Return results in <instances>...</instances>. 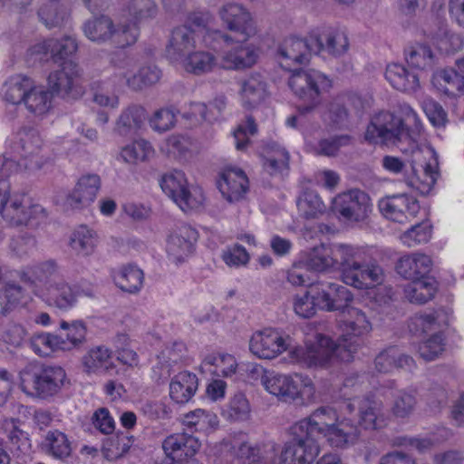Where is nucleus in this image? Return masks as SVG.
Here are the masks:
<instances>
[{
    "mask_svg": "<svg viewBox=\"0 0 464 464\" xmlns=\"http://www.w3.org/2000/svg\"><path fill=\"white\" fill-rule=\"evenodd\" d=\"M344 284L357 289L381 285L384 273L381 266L363 248L340 244L336 246Z\"/></svg>",
    "mask_w": 464,
    "mask_h": 464,
    "instance_id": "1",
    "label": "nucleus"
},
{
    "mask_svg": "<svg viewBox=\"0 0 464 464\" xmlns=\"http://www.w3.org/2000/svg\"><path fill=\"white\" fill-rule=\"evenodd\" d=\"M364 138L371 143L397 146L404 153H414L419 150L403 120L389 111H381L372 118Z\"/></svg>",
    "mask_w": 464,
    "mask_h": 464,
    "instance_id": "2",
    "label": "nucleus"
},
{
    "mask_svg": "<svg viewBox=\"0 0 464 464\" xmlns=\"http://www.w3.org/2000/svg\"><path fill=\"white\" fill-rule=\"evenodd\" d=\"M359 343L357 341H350L346 338L334 342L331 338L318 334L316 342L307 345L306 350L297 348L292 352L295 360L304 362L308 367L327 366L334 358L341 362H350L357 352Z\"/></svg>",
    "mask_w": 464,
    "mask_h": 464,
    "instance_id": "3",
    "label": "nucleus"
},
{
    "mask_svg": "<svg viewBox=\"0 0 464 464\" xmlns=\"http://www.w3.org/2000/svg\"><path fill=\"white\" fill-rule=\"evenodd\" d=\"M66 372L57 365L29 364L20 372V387L27 395L47 400L64 385Z\"/></svg>",
    "mask_w": 464,
    "mask_h": 464,
    "instance_id": "4",
    "label": "nucleus"
},
{
    "mask_svg": "<svg viewBox=\"0 0 464 464\" xmlns=\"http://www.w3.org/2000/svg\"><path fill=\"white\" fill-rule=\"evenodd\" d=\"M288 85L296 97L306 103L300 106V114H307L321 102V94L331 87V81L315 70H294Z\"/></svg>",
    "mask_w": 464,
    "mask_h": 464,
    "instance_id": "5",
    "label": "nucleus"
},
{
    "mask_svg": "<svg viewBox=\"0 0 464 464\" xmlns=\"http://www.w3.org/2000/svg\"><path fill=\"white\" fill-rule=\"evenodd\" d=\"M85 36L92 42L104 43L110 41L119 48L134 44L140 31L135 24L119 23L116 26L112 20L105 15L88 20L83 24Z\"/></svg>",
    "mask_w": 464,
    "mask_h": 464,
    "instance_id": "6",
    "label": "nucleus"
},
{
    "mask_svg": "<svg viewBox=\"0 0 464 464\" xmlns=\"http://www.w3.org/2000/svg\"><path fill=\"white\" fill-rule=\"evenodd\" d=\"M218 14L226 28L236 34V42L245 43L256 34L253 17L242 5L226 4L219 9ZM208 36L217 41H223L227 44L234 41L230 35L221 31H214Z\"/></svg>",
    "mask_w": 464,
    "mask_h": 464,
    "instance_id": "7",
    "label": "nucleus"
},
{
    "mask_svg": "<svg viewBox=\"0 0 464 464\" xmlns=\"http://www.w3.org/2000/svg\"><path fill=\"white\" fill-rule=\"evenodd\" d=\"M0 214L13 227L27 225L40 215L45 217L44 208L33 205L25 194H10L9 186L5 180H0Z\"/></svg>",
    "mask_w": 464,
    "mask_h": 464,
    "instance_id": "8",
    "label": "nucleus"
},
{
    "mask_svg": "<svg viewBox=\"0 0 464 464\" xmlns=\"http://www.w3.org/2000/svg\"><path fill=\"white\" fill-rule=\"evenodd\" d=\"M114 77L120 82L124 81L126 86L134 92L141 91L157 83L161 78V71L156 65H146L135 72V60L124 53H119L111 59Z\"/></svg>",
    "mask_w": 464,
    "mask_h": 464,
    "instance_id": "9",
    "label": "nucleus"
},
{
    "mask_svg": "<svg viewBox=\"0 0 464 464\" xmlns=\"http://www.w3.org/2000/svg\"><path fill=\"white\" fill-rule=\"evenodd\" d=\"M304 427L295 424L291 427L292 439L285 444L278 457V464H313L320 447L318 440L310 437Z\"/></svg>",
    "mask_w": 464,
    "mask_h": 464,
    "instance_id": "10",
    "label": "nucleus"
},
{
    "mask_svg": "<svg viewBox=\"0 0 464 464\" xmlns=\"http://www.w3.org/2000/svg\"><path fill=\"white\" fill-rule=\"evenodd\" d=\"M333 208L346 222L360 224L370 218L372 203L365 191L353 188L338 194L334 199Z\"/></svg>",
    "mask_w": 464,
    "mask_h": 464,
    "instance_id": "11",
    "label": "nucleus"
},
{
    "mask_svg": "<svg viewBox=\"0 0 464 464\" xmlns=\"http://www.w3.org/2000/svg\"><path fill=\"white\" fill-rule=\"evenodd\" d=\"M160 187L183 211L198 208L203 203L202 192L197 188L189 189L185 174L180 170L163 175Z\"/></svg>",
    "mask_w": 464,
    "mask_h": 464,
    "instance_id": "12",
    "label": "nucleus"
},
{
    "mask_svg": "<svg viewBox=\"0 0 464 464\" xmlns=\"http://www.w3.org/2000/svg\"><path fill=\"white\" fill-rule=\"evenodd\" d=\"M378 208L384 218L401 224L411 221L420 211L418 200L405 193L382 198Z\"/></svg>",
    "mask_w": 464,
    "mask_h": 464,
    "instance_id": "13",
    "label": "nucleus"
},
{
    "mask_svg": "<svg viewBox=\"0 0 464 464\" xmlns=\"http://www.w3.org/2000/svg\"><path fill=\"white\" fill-rule=\"evenodd\" d=\"M80 68L72 61H64L59 70L49 74L48 86L53 94L63 98H77L81 95L79 87Z\"/></svg>",
    "mask_w": 464,
    "mask_h": 464,
    "instance_id": "14",
    "label": "nucleus"
},
{
    "mask_svg": "<svg viewBox=\"0 0 464 464\" xmlns=\"http://www.w3.org/2000/svg\"><path fill=\"white\" fill-rule=\"evenodd\" d=\"M345 406L350 413L358 409V423L365 430H377L386 425L387 416L381 401L371 397L354 398Z\"/></svg>",
    "mask_w": 464,
    "mask_h": 464,
    "instance_id": "15",
    "label": "nucleus"
},
{
    "mask_svg": "<svg viewBox=\"0 0 464 464\" xmlns=\"http://www.w3.org/2000/svg\"><path fill=\"white\" fill-rule=\"evenodd\" d=\"M277 53L281 66L287 70L294 65L308 63L311 53H314L312 34L306 38H285L278 46Z\"/></svg>",
    "mask_w": 464,
    "mask_h": 464,
    "instance_id": "16",
    "label": "nucleus"
},
{
    "mask_svg": "<svg viewBox=\"0 0 464 464\" xmlns=\"http://www.w3.org/2000/svg\"><path fill=\"white\" fill-rule=\"evenodd\" d=\"M311 293H314L318 307L326 311L341 313L348 305V302L353 300L350 291L337 283H317L312 285Z\"/></svg>",
    "mask_w": 464,
    "mask_h": 464,
    "instance_id": "17",
    "label": "nucleus"
},
{
    "mask_svg": "<svg viewBox=\"0 0 464 464\" xmlns=\"http://www.w3.org/2000/svg\"><path fill=\"white\" fill-rule=\"evenodd\" d=\"M287 348L286 340L271 329L255 333L249 341L250 352L257 358L265 360L277 357Z\"/></svg>",
    "mask_w": 464,
    "mask_h": 464,
    "instance_id": "18",
    "label": "nucleus"
},
{
    "mask_svg": "<svg viewBox=\"0 0 464 464\" xmlns=\"http://www.w3.org/2000/svg\"><path fill=\"white\" fill-rule=\"evenodd\" d=\"M339 324L343 331L339 339L346 338L348 343L356 340L359 347L361 346L359 337L372 331V323L365 312L349 304L340 313Z\"/></svg>",
    "mask_w": 464,
    "mask_h": 464,
    "instance_id": "19",
    "label": "nucleus"
},
{
    "mask_svg": "<svg viewBox=\"0 0 464 464\" xmlns=\"http://www.w3.org/2000/svg\"><path fill=\"white\" fill-rule=\"evenodd\" d=\"M199 440L187 433H175L168 436L162 442L163 450L172 462L195 461L193 457L198 451Z\"/></svg>",
    "mask_w": 464,
    "mask_h": 464,
    "instance_id": "20",
    "label": "nucleus"
},
{
    "mask_svg": "<svg viewBox=\"0 0 464 464\" xmlns=\"http://www.w3.org/2000/svg\"><path fill=\"white\" fill-rule=\"evenodd\" d=\"M198 232L188 225H181L171 232L167 240V253L175 263L187 258L194 250Z\"/></svg>",
    "mask_w": 464,
    "mask_h": 464,
    "instance_id": "21",
    "label": "nucleus"
},
{
    "mask_svg": "<svg viewBox=\"0 0 464 464\" xmlns=\"http://www.w3.org/2000/svg\"><path fill=\"white\" fill-rule=\"evenodd\" d=\"M39 295L47 305L63 312L71 310L78 301L77 291L62 278L56 282H50Z\"/></svg>",
    "mask_w": 464,
    "mask_h": 464,
    "instance_id": "22",
    "label": "nucleus"
},
{
    "mask_svg": "<svg viewBox=\"0 0 464 464\" xmlns=\"http://www.w3.org/2000/svg\"><path fill=\"white\" fill-rule=\"evenodd\" d=\"M314 53L327 54L332 57H341L349 49V40L346 34L341 30L329 28L318 34H312Z\"/></svg>",
    "mask_w": 464,
    "mask_h": 464,
    "instance_id": "23",
    "label": "nucleus"
},
{
    "mask_svg": "<svg viewBox=\"0 0 464 464\" xmlns=\"http://www.w3.org/2000/svg\"><path fill=\"white\" fill-rule=\"evenodd\" d=\"M456 67L437 71L432 75V83L449 96L464 93V58L456 61Z\"/></svg>",
    "mask_w": 464,
    "mask_h": 464,
    "instance_id": "24",
    "label": "nucleus"
},
{
    "mask_svg": "<svg viewBox=\"0 0 464 464\" xmlns=\"http://www.w3.org/2000/svg\"><path fill=\"white\" fill-rule=\"evenodd\" d=\"M218 188L227 201H237L248 189V179L242 169L227 168L221 174Z\"/></svg>",
    "mask_w": 464,
    "mask_h": 464,
    "instance_id": "25",
    "label": "nucleus"
},
{
    "mask_svg": "<svg viewBox=\"0 0 464 464\" xmlns=\"http://www.w3.org/2000/svg\"><path fill=\"white\" fill-rule=\"evenodd\" d=\"M100 188L101 179L97 174L83 175L67 196L66 203L73 208L87 207L94 201Z\"/></svg>",
    "mask_w": 464,
    "mask_h": 464,
    "instance_id": "26",
    "label": "nucleus"
},
{
    "mask_svg": "<svg viewBox=\"0 0 464 464\" xmlns=\"http://www.w3.org/2000/svg\"><path fill=\"white\" fill-rule=\"evenodd\" d=\"M265 389L285 402L295 401L297 394V383L285 374L265 371L261 377Z\"/></svg>",
    "mask_w": 464,
    "mask_h": 464,
    "instance_id": "27",
    "label": "nucleus"
},
{
    "mask_svg": "<svg viewBox=\"0 0 464 464\" xmlns=\"http://www.w3.org/2000/svg\"><path fill=\"white\" fill-rule=\"evenodd\" d=\"M195 32L187 25L178 26L171 32L166 53L169 60L178 62L195 48Z\"/></svg>",
    "mask_w": 464,
    "mask_h": 464,
    "instance_id": "28",
    "label": "nucleus"
},
{
    "mask_svg": "<svg viewBox=\"0 0 464 464\" xmlns=\"http://www.w3.org/2000/svg\"><path fill=\"white\" fill-rule=\"evenodd\" d=\"M59 273V267L55 261L47 260L28 267L21 274V281L27 285L33 292L38 295L41 293L40 284L48 285L50 282H56L53 277Z\"/></svg>",
    "mask_w": 464,
    "mask_h": 464,
    "instance_id": "29",
    "label": "nucleus"
},
{
    "mask_svg": "<svg viewBox=\"0 0 464 464\" xmlns=\"http://www.w3.org/2000/svg\"><path fill=\"white\" fill-rule=\"evenodd\" d=\"M432 262L429 256L414 253L401 257L396 265L399 275L408 280L429 278Z\"/></svg>",
    "mask_w": 464,
    "mask_h": 464,
    "instance_id": "30",
    "label": "nucleus"
},
{
    "mask_svg": "<svg viewBox=\"0 0 464 464\" xmlns=\"http://www.w3.org/2000/svg\"><path fill=\"white\" fill-rule=\"evenodd\" d=\"M336 412L330 407H321L315 410L308 418L296 422V426L307 428V433L316 440L324 438V433L335 425Z\"/></svg>",
    "mask_w": 464,
    "mask_h": 464,
    "instance_id": "31",
    "label": "nucleus"
},
{
    "mask_svg": "<svg viewBox=\"0 0 464 464\" xmlns=\"http://www.w3.org/2000/svg\"><path fill=\"white\" fill-rule=\"evenodd\" d=\"M239 94L246 108L259 105L267 96L264 77L259 73H253L241 80Z\"/></svg>",
    "mask_w": 464,
    "mask_h": 464,
    "instance_id": "32",
    "label": "nucleus"
},
{
    "mask_svg": "<svg viewBox=\"0 0 464 464\" xmlns=\"http://www.w3.org/2000/svg\"><path fill=\"white\" fill-rule=\"evenodd\" d=\"M236 457L243 464H274L276 450L274 446H257L246 442L233 447Z\"/></svg>",
    "mask_w": 464,
    "mask_h": 464,
    "instance_id": "33",
    "label": "nucleus"
},
{
    "mask_svg": "<svg viewBox=\"0 0 464 464\" xmlns=\"http://www.w3.org/2000/svg\"><path fill=\"white\" fill-rule=\"evenodd\" d=\"M43 450L56 459L64 460L72 455V442L59 430H48L41 443Z\"/></svg>",
    "mask_w": 464,
    "mask_h": 464,
    "instance_id": "34",
    "label": "nucleus"
},
{
    "mask_svg": "<svg viewBox=\"0 0 464 464\" xmlns=\"http://www.w3.org/2000/svg\"><path fill=\"white\" fill-rule=\"evenodd\" d=\"M196 374L182 372L173 377L169 384V396L177 403L188 402L198 390Z\"/></svg>",
    "mask_w": 464,
    "mask_h": 464,
    "instance_id": "35",
    "label": "nucleus"
},
{
    "mask_svg": "<svg viewBox=\"0 0 464 464\" xmlns=\"http://www.w3.org/2000/svg\"><path fill=\"white\" fill-rule=\"evenodd\" d=\"M360 436L359 429L349 420L336 422L324 435L329 443L335 448H347L353 445Z\"/></svg>",
    "mask_w": 464,
    "mask_h": 464,
    "instance_id": "36",
    "label": "nucleus"
},
{
    "mask_svg": "<svg viewBox=\"0 0 464 464\" xmlns=\"http://www.w3.org/2000/svg\"><path fill=\"white\" fill-rule=\"evenodd\" d=\"M385 78L394 89L401 92H416L420 87L419 76L399 63L387 66Z\"/></svg>",
    "mask_w": 464,
    "mask_h": 464,
    "instance_id": "37",
    "label": "nucleus"
},
{
    "mask_svg": "<svg viewBox=\"0 0 464 464\" xmlns=\"http://www.w3.org/2000/svg\"><path fill=\"white\" fill-rule=\"evenodd\" d=\"M438 172L431 164H426L421 174L413 164H411L410 171H406L404 175V182L406 185L417 190L421 195L428 194L436 183Z\"/></svg>",
    "mask_w": 464,
    "mask_h": 464,
    "instance_id": "38",
    "label": "nucleus"
},
{
    "mask_svg": "<svg viewBox=\"0 0 464 464\" xmlns=\"http://www.w3.org/2000/svg\"><path fill=\"white\" fill-rule=\"evenodd\" d=\"M256 51L250 45H239L226 52L221 58V66L227 70L251 67L257 60Z\"/></svg>",
    "mask_w": 464,
    "mask_h": 464,
    "instance_id": "39",
    "label": "nucleus"
},
{
    "mask_svg": "<svg viewBox=\"0 0 464 464\" xmlns=\"http://www.w3.org/2000/svg\"><path fill=\"white\" fill-rule=\"evenodd\" d=\"M146 119V110L138 104H130L120 114L115 130L122 136L135 133L140 130Z\"/></svg>",
    "mask_w": 464,
    "mask_h": 464,
    "instance_id": "40",
    "label": "nucleus"
},
{
    "mask_svg": "<svg viewBox=\"0 0 464 464\" xmlns=\"http://www.w3.org/2000/svg\"><path fill=\"white\" fill-rule=\"evenodd\" d=\"M437 290L433 277L412 280L405 285L404 297L412 304H425L434 297Z\"/></svg>",
    "mask_w": 464,
    "mask_h": 464,
    "instance_id": "41",
    "label": "nucleus"
},
{
    "mask_svg": "<svg viewBox=\"0 0 464 464\" xmlns=\"http://www.w3.org/2000/svg\"><path fill=\"white\" fill-rule=\"evenodd\" d=\"M337 246L331 249L322 244L312 248L304 263L307 268L316 272H325L335 265H340V259L336 256Z\"/></svg>",
    "mask_w": 464,
    "mask_h": 464,
    "instance_id": "42",
    "label": "nucleus"
},
{
    "mask_svg": "<svg viewBox=\"0 0 464 464\" xmlns=\"http://www.w3.org/2000/svg\"><path fill=\"white\" fill-rule=\"evenodd\" d=\"M33 81L24 75L10 77L2 87V95L6 102L14 105L23 103Z\"/></svg>",
    "mask_w": 464,
    "mask_h": 464,
    "instance_id": "43",
    "label": "nucleus"
},
{
    "mask_svg": "<svg viewBox=\"0 0 464 464\" xmlns=\"http://www.w3.org/2000/svg\"><path fill=\"white\" fill-rule=\"evenodd\" d=\"M97 235L86 226H80L71 235L69 245L79 256H91L97 246Z\"/></svg>",
    "mask_w": 464,
    "mask_h": 464,
    "instance_id": "44",
    "label": "nucleus"
},
{
    "mask_svg": "<svg viewBox=\"0 0 464 464\" xmlns=\"http://www.w3.org/2000/svg\"><path fill=\"white\" fill-rule=\"evenodd\" d=\"M35 48L46 53H50L53 60L58 63L74 54L78 49V44L72 36H65L61 40L49 39Z\"/></svg>",
    "mask_w": 464,
    "mask_h": 464,
    "instance_id": "45",
    "label": "nucleus"
},
{
    "mask_svg": "<svg viewBox=\"0 0 464 464\" xmlns=\"http://www.w3.org/2000/svg\"><path fill=\"white\" fill-rule=\"evenodd\" d=\"M116 285L129 294H137L143 286L144 274L133 265L123 266L114 276Z\"/></svg>",
    "mask_w": 464,
    "mask_h": 464,
    "instance_id": "46",
    "label": "nucleus"
},
{
    "mask_svg": "<svg viewBox=\"0 0 464 464\" xmlns=\"http://www.w3.org/2000/svg\"><path fill=\"white\" fill-rule=\"evenodd\" d=\"M33 351L40 356H47L56 350H66L67 343L63 335L53 334H34L30 341Z\"/></svg>",
    "mask_w": 464,
    "mask_h": 464,
    "instance_id": "47",
    "label": "nucleus"
},
{
    "mask_svg": "<svg viewBox=\"0 0 464 464\" xmlns=\"http://www.w3.org/2000/svg\"><path fill=\"white\" fill-rule=\"evenodd\" d=\"M51 93L43 87L32 83L23 102L27 111L34 115H44L51 107Z\"/></svg>",
    "mask_w": 464,
    "mask_h": 464,
    "instance_id": "48",
    "label": "nucleus"
},
{
    "mask_svg": "<svg viewBox=\"0 0 464 464\" xmlns=\"http://www.w3.org/2000/svg\"><path fill=\"white\" fill-rule=\"evenodd\" d=\"M20 423L19 419L11 418L5 420L4 428L10 444V450L26 453L31 448V443L27 432L20 429Z\"/></svg>",
    "mask_w": 464,
    "mask_h": 464,
    "instance_id": "49",
    "label": "nucleus"
},
{
    "mask_svg": "<svg viewBox=\"0 0 464 464\" xmlns=\"http://www.w3.org/2000/svg\"><path fill=\"white\" fill-rule=\"evenodd\" d=\"M38 16L47 28L63 27L70 21V12L54 2L45 4L38 11Z\"/></svg>",
    "mask_w": 464,
    "mask_h": 464,
    "instance_id": "50",
    "label": "nucleus"
},
{
    "mask_svg": "<svg viewBox=\"0 0 464 464\" xmlns=\"http://www.w3.org/2000/svg\"><path fill=\"white\" fill-rule=\"evenodd\" d=\"M111 352L104 346L91 349L83 357V366L89 372H105L111 368Z\"/></svg>",
    "mask_w": 464,
    "mask_h": 464,
    "instance_id": "51",
    "label": "nucleus"
},
{
    "mask_svg": "<svg viewBox=\"0 0 464 464\" xmlns=\"http://www.w3.org/2000/svg\"><path fill=\"white\" fill-rule=\"evenodd\" d=\"M216 64L215 56L204 51L190 52L183 62L185 70L197 75L212 71Z\"/></svg>",
    "mask_w": 464,
    "mask_h": 464,
    "instance_id": "52",
    "label": "nucleus"
},
{
    "mask_svg": "<svg viewBox=\"0 0 464 464\" xmlns=\"http://www.w3.org/2000/svg\"><path fill=\"white\" fill-rule=\"evenodd\" d=\"M126 11L133 21L129 24L137 26L138 22L154 18L158 14V6L154 0H129Z\"/></svg>",
    "mask_w": 464,
    "mask_h": 464,
    "instance_id": "53",
    "label": "nucleus"
},
{
    "mask_svg": "<svg viewBox=\"0 0 464 464\" xmlns=\"http://www.w3.org/2000/svg\"><path fill=\"white\" fill-rule=\"evenodd\" d=\"M405 55L406 61L411 66L420 70H432L436 63L435 56L427 45L411 46Z\"/></svg>",
    "mask_w": 464,
    "mask_h": 464,
    "instance_id": "54",
    "label": "nucleus"
},
{
    "mask_svg": "<svg viewBox=\"0 0 464 464\" xmlns=\"http://www.w3.org/2000/svg\"><path fill=\"white\" fill-rule=\"evenodd\" d=\"M203 363L214 367L209 371L219 377H230L236 373L237 368V360L231 354H210L204 359Z\"/></svg>",
    "mask_w": 464,
    "mask_h": 464,
    "instance_id": "55",
    "label": "nucleus"
},
{
    "mask_svg": "<svg viewBox=\"0 0 464 464\" xmlns=\"http://www.w3.org/2000/svg\"><path fill=\"white\" fill-rule=\"evenodd\" d=\"M60 327L63 333L59 335H63L68 346L66 350L76 348L85 342L87 330L83 322L73 321L67 323L62 321Z\"/></svg>",
    "mask_w": 464,
    "mask_h": 464,
    "instance_id": "56",
    "label": "nucleus"
},
{
    "mask_svg": "<svg viewBox=\"0 0 464 464\" xmlns=\"http://www.w3.org/2000/svg\"><path fill=\"white\" fill-rule=\"evenodd\" d=\"M297 207L301 215L306 219L315 218L325 209L324 202L314 191L304 192L298 199Z\"/></svg>",
    "mask_w": 464,
    "mask_h": 464,
    "instance_id": "57",
    "label": "nucleus"
},
{
    "mask_svg": "<svg viewBox=\"0 0 464 464\" xmlns=\"http://www.w3.org/2000/svg\"><path fill=\"white\" fill-rule=\"evenodd\" d=\"M415 396L404 390L398 391L393 394L391 411L396 418H406L411 415L416 406Z\"/></svg>",
    "mask_w": 464,
    "mask_h": 464,
    "instance_id": "58",
    "label": "nucleus"
},
{
    "mask_svg": "<svg viewBox=\"0 0 464 464\" xmlns=\"http://www.w3.org/2000/svg\"><path fill=\"white\" fill-rule=\"evenodd\" d=\"M431 237V226L428 222H421L412 226L404 232L401 238L404 245L409 247L427 243Z\"/></svg>",
    "mask_w": 464,
    "mask_h": 464,
    "instance_id": "59",
    "label": "nucleus"
},
{
    "mask_svg": "<svg viewBox=\"0 0 464 464\" xmlns=\"http://www.w3.org/2000/svg\"><path fill=\"white\" fill-rule=\"evenodd\" d=\"M92 102L101 107L115 109L120 104L119 96L108 89L104 82H95L92 84Z\"/></svg>",
    "mask_w": 464,
    "mask_h": 464,
    "instance_id": "60",
    "label": "nucleus"
},
{
    "mask_svg": "<svg viewBox=\"0 0 464 464\" xmlns=\"http://www.w3.org/2000/svg\"><path fill=\"white\" fill-rule=\"evenodd\" d=\"M150 151L151 147L147 141L138 140L125 146L121 152V157L125 162L135 164L145 160Z\"/></svg>",
    "mask_w": 464,
    "mask_h": 464,
    "instance_id": "61",
    "label": "nucleus"
},
{
    "mask_svg": "<svg viewBox=\"0 0 464 464\" xmlns=\"http://www.w3.org/2000/svg\"><path fill=\"white\" fill-rule=\"evenodd\" d=\"M149 123L153 130L163 133L175 126L176 115L172 109L161 108L153 113Z\"/></svg>",
    "mask_w": 464,
    "mask_h": 464,
    "instance_id": "62",
    "label": "nucleus"
},
{
    "mask_svg": "<svg viewBox=\"0 0 464 464\" xmlns=\"http://www.w3.org/2000/svg\"><path fill=\"white\" fill-rule=\"evenodd\" d=\"M351 137L349 135H337L319 140L315 152L318 155L333 157L337 154L340 148L349 145Z\"/></svg>",
    "mask_w": 464,
    "mask_h": 464,
    "instance_id": "63",
    "label": "nucleus"
},
{
    "mask_svg": "<svg viewBox=\"0 0 464 464\" xmlns=\"http://www.w3.org/2000/svg\"><path fill=\"white\" fill-rule=\"evenodd\" d=\"M226 412L232 420H246L250 413V406L246 396L242 393L235 394L230 400Z\"/></svg>",
    "mask_w": 464,
    "mask_h": 464,
    "instance_id": "64",
    "label": "nucleus"
}]
</instances>
